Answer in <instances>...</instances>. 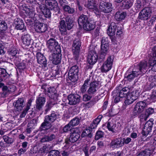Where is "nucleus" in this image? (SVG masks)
<instances>
[{"label": "nucleus", "instance_id": "f257e3e1", "mask_svg": "<svg viewBox=\"0 0 156 156\" xmlns=\"http://www.w3.org/2000/svg\"><path fill=\"white\" fill-rule=\"evenodd\" d=\"M148 68L146 62H141L139 65L138 69L135 71H133L131 74L127 76L128 80L130 81L139 75H143L146 73Z\"/></svg>", "mask_w": 156, "mask_h": 156}, {"label": "nucleus", "instance_id": "f03ea898", "mask_svg": "<svg viewBox=\"0 0 156 156\" xmlns=\"http://www.w3.org/2000/svg\"><path fill=\"white\" fill-rule=\"evenodd\" d=\"M47 45L48 48L52 52H61L60 46L56 40L50 39L48 41Z\"/></svg>", "mask_w": 156, "mask_h": 156}, {"label": "nucleus", "instance_id": "7ed1b4c3", "mask_svg": "<svg viewBox=\"0 0 156 156\" xmlns=\"http://www.w3.org/2000/svg\"><path fill=\"white\" fill-rule=\"evenodd\" d=\"M56 115L55 113H52L51 115L45 117L44 122L41 126V129L43 130L50 129L51 126V123L53 122L56 119Z\"/></svg>", "mask_w": 156, "mask_h": 156}, {"label": "nucleus", "instance_id": "20e7f679", "mask_svg": "<svg viewBox=\"0 0 156 156\" xmlns=\"http://www.w3.org/2000/svg\"><path fill=\"white\" fill-rule=\"evenodd\" d=\"M99 5L97 1L94 0H87L85 5L86 7L91 9L96 15H99Z\"/></svg>", "mask_w": 156, "mask_h": 156}, {"label": "nucleus", "instance_id": "39448f33", "mask_svg": "<svg viewBox=\"0 0 156 156\" xmlns=\"http://www.w3.org/2000/svg\"><path fill=\"white\" fill-rule=\"evenodd\" d=\"M112 5L110 3L101 1L99 2V13L100 12L108 13L112 10Z\"/></svg>", "mask_w": 156, "mask_h": 156}, {"label": "nucleus", "instance_id": "423d86ee", "mask_svg": "<svg viewBox=\"0 0 156 156\" xmlns=\"http://www.w3.org/2000/svg\"><path fill=\"white\" fill-rule=\"evenodd\" d=\"M113 58L111 56L108 57L101 67V70L103 73H106L112 68Z\"/></svg>", "mask_w": 156, "mask_h": 156}, {"label": "nucleus", "instance_id": "0eeeda50", "mask_svg": "<svg viewBox=\"0 0 156 156\" xmlns=\"http://www.w3.org/2000/svg\"><path fill=\"white\" fill-rule=\"evenodd\" d=\"M139 94V93L137 90H133L129 93L126 96L125 103L126 105L131 104L137 98Z\"/></svg>", "mask_w": 156, "mask_h": 156}, {"label": "nucleus", "instance_id": "6e6552de", "mask_svg": "<svg viewBox=\"0 0 156 156\" xmlns=\"http://www.w3.org/2000/svg\"><path fill=\"white\" fill-rule=\"evenodd\" d=\"M78 72V67L76 66H72L69 69L68 73L69 77L72 81L75 82L77 80Z\"/></svg>", "mask_w": 156, "mask_h": 156}, {"label": "nucleus", "instance_id": "1a4fd4ad", "mask_svg": "<svg viewBox=\"0 0 156 156\" xmlns=\"http://www.w3.org/2000/svg\"><path fill=\"white\" fill-rule=\"evenodd\" d=\"M153 121V119H151L146 123L142 132L143 135L147 136L151 131L154 124Z\"/></svg>", "mask_w": 156, "mask_h": 156}, {"label": "nucleus", "instance_id": "9d476101", "mask_svg": "<svg viewBox=\"0 0 156 156\" xmlns=\"http://www.w3.org/2000/svg\"><path fill=\"white\" fill-rule=\"evenodd\" d=\"M34 28L37 33H41L46 31L48 29L47 24L41 23L38 21L34 22Z\"/></svg>", "mask_w": 156, "mask_h": 156}, {"label": "nucleus", "instance_id": "9b49d317", "mask_svg": "<svg viewBox=\"0 0 156 156\" xmlns=\"http://www.w3.org/2000/svg\"><path fill=\"white\" fill-rule=\"evenodd\" d=\"M61 52L57 51L53 52L49 56L50 60L54 64L57 65L60 63L62 56Z\"/></svg>", "mask_w": 156, "mask_h": 156}, {"label": "nucleus", "instance_id": "f8f14e48", "mask_svg": "<svg viewBox=\"0 0 156 156\" xmlns=\"http://www.w3.org/2000/svg\"><path fill=\"white\" fill-rule=\"evenodd\" d=\"M146 106L147 104L144 101H140L138 102L133 109L134 116H136L142 112Z\"/></svg>", "mask_w": 156, "mask_h": 156}, {"label": "nucleus", "instance_id": "ddd939ff", "mask_svg": "<svg viewBox=\"0 0 156 156\" xmlns=\"http://www.w3.org/2000/svg\"><path fill=\"white\" fill-rule=\"evenodd\" d=\"M153 51V56L151 57L149 61V66L148 67H151V69L156 71V46L152 49Z\"/></svg>", "mask_w": 156, "mask_h": 156}, {"label": "nucleus", "instance_id": "4468645a", "mask_svg": "<svg viewBox=\"0 0 156 156\" xmlns=\"http://www.w3.org/2000/svg\"><path fill=\"white\" fill-rule=\"evenodd\" d=\"M151 10L148 7H146L143 9L139 13V18L142 20H147L151 15Z\"/></svg>", "mask_w": 156, "mask_h": 156}, {"label": "nucleus", "instance_id": "2eb2a0df", "mask_svg": "<svg viewBox=\"0 0 156 156\" xmlns=\"http://www.w3.org/2000/svg\"><path fill=\"white\" fill-rule=\"evenodd\" d=\"M98 55L96 51H92L89 52L88 57V62L90 65L94 64L98 59Z\"/></svg>", "mask_w": 156, "mask_h": 156}, {"label": "nucleus", "instance_id": "dca6fc26", "mask_svg": "<svg viewBox=\"0 0 156 156\" xmlns=\"http://www.w3.org/2000/svg\"><path fill=\"white\" fill-rule=\"evenodd\" d=\"M69 104L70 105H74L79 103L80 101V97L77 94H70L68 96Z\"/></svg>", "mask_w": 156, "mask_h": 156}, {"label": "nucleus", "instance_id": "f3484780", "mask_svg": "<svg viewBox=\"0 0 156 156\" xmlns=\"http://www.w3.org/2000/svg\"><path fill=\"white\" fill-rule=\"evenodd\" d=\"M98 84L96 82H93L91 83L89 87L87 90V93L91 95L95 94L97 90L98 89Z\"/></svg>", "mask_w": 156, "mask_h": 156}, {"label": "nucleus", "instance_id": "a211bd4d", "mask_svg": "<svg viewBox=\"0 0 156 156\" xmlns=\"http://www.w3.org/2000/svg\"><path fill=\"white\" fill-rule=\"evenodd\" d=\"M81 44L79 40H75L72 47V51L73 54L77 55L79 54Z\"/></svg>", "mask_w": 156, "mask_h": 156}, {"label": "nucleus", "instance_id": "6ab92c4d", "mask_svg": "<svg viewBox=\"0 0 156 156\" xmlns=\"http://www.w3.org/2000/svg\"><path fill=\"white\" fill-rule=\"evenodd\" d=\"M120 138H118L113 140L110 144V147L115 149L122 147V143Z\"/></svg>", "mask_w": 156, "mask_h": 156}, {"label": "nucleus", "instance_id": "aec40b11", "mask_svg": "<svg viewBox=\"0 0 156 156\" xmlns=\"http://www.w3.org/2000/svg\"><path fill=\"white\" fill-rule=\"evenodd\" d=\"M22 39L23 44L27 46L30 45L33 41L30 35L28 34L23 35L22 37Z\"/></svg>", "mask_w": 156, "mask_h": 156}, {"label": "nucleus", "instance_id": "412c9836", "mask_svg": "<svg viewBox=\"0 0 156 156\" xmlns=\"http://www.w3.org/2000/svg\"><path fill=\"white\" fill-rule=\"evenodd\" d=\"M117 26L115 23L112 22L108 27L107 30V34L110 36H113L115 34Z\"/></svg>", "mask_w": 156, "mask_h": 156}, {"label": "nucleus", "instance_id": "4be33fe9", "mask_svg": "<svg viewBox=\"0 0 156 156\" xmlns=\"http://www.w3.org/2000/svg\"><path fill=\"white\" fill-rule=\"evenodd\" d=\"M72 133L70 134L69 141L71 143H74L77 141L80 137V135L78 132H76L73 129Z\"/></svg>", "mask_w": 156, "mask_h": 156}, {"label": "nucleus", "instance_id": "5701e85b", "mask_svg": "<svg viewBox=\"0 0 156 156\" xmlns=\"http://www.w3.org/2000/svg\"><path fill=\"white\" fill-rule=\"evenodd\" d=\"M15 24L16 28L18 30H21L26 28L24 22L21 19H17L15 22Z\"/></svg>", "mask_w": 156, "mask_h": 156}, {"label": "nucleus", "instance_id": "b1692460", "mask_svg": "<svg viewBox=\"0 0 156 156\" xmlns=\"http://www.w3.org/2000/svg\"><path fill=\"white\" fill-rule=\"evenodd\" d=\"M48 94L49 97L55 100L57 99V94L55 88L53 87H50L48 89Z\"/></svg>", "mask_w": 156, "mask_h": 156}, {"label": "nucleus", "instance_id": "393cba45", "mask_svg": "<svg viewBox=\"0 0 156 156\" xmlns=\"http://www.w3.org/2000/svg\"><path fill=\"white\" fill-rule=\"evenodd\" d=\"M40 10L46 18H49L51 17V12L50 10L46 8L43 4L40 6Z\"/></svg>", "mask_w": 156, "mask_h": 156}, {"label": "nucleus", "instance_id": "a878e982", "mask_svg": "<svg viewBox=\"0 0 156 156\" xmlns=\"http://www.w3.org/2000/svg\"><path fill=\"white\" fill-rule=\"evenodd\" d=\"M45 3L46 5L51 10L57 7L58 4L55 0H46Z\"/></svg>", "mask_w": 156, "mask_h": 156}, {"label": "nucleus", "instance_id": "bb28decb", "mask_svg": "<svg viewBox=\"0 0 156 156\" xmlns=\"http://www.w3.org/2000/svg\"><path fill=\"white\" fill-rule=\"evenodd\" d=\"M17 111L21 110L24 106V101L23 98H19L16 102L13 103Z\"/></svg>", "mask_w": 156, "mask_h": 156}, {"label": "nucleus", "instance_id": "cd10ccee", "mask_svg": "<svg viewBox=\"0 0 156 156\" xmlns=\"http://www.w3.org/2000/svg\"><path fill=\"white\" fill-rule=\"evenodd\" d=\"M45 101V99L44 97H40L37 98L36 100L37 108L40 109L44 105Z\"/></svg>", "mask_w": 156, "mask_h": 156}, {"label": "nucleus", "instance_id": "c85d7f7f", "mask_svg": "<svg viewBox=\"0 0 156 156\" xmlns=\"http://www.w3.org/2000/svg\"><path fill=\"white\" fill-rule=\"evenodd\" d=\"M87 17L85 15H81L78 20V23L80 26H83L86 23H87L88 21Z\"/></svg>", "mask_w": 156, "mask_h": 156}, {"label": "nucleus", "instance_id": "c756f323", "mask_svg": "<svg viewBox=\"0 0 156 156\" xmlns=\"http://www.w3.org/2000/svg\"><path fill=\"white\" fill-rule=\"evenodd\" d=\"M37 62L40 64L44 65L46 64V59L44 56L41 53H37L36 54Z\"/></svg>", "mask_w": 156, "mask_h": 156}, {"label": "nucleus", "instance_id": "7c9ffc66", "mask_svg": "<svg viewBox=\"0 0 156 156\" xmlns=\"http://www.w3.org/2000/svg\"><path fill=\"white\" fill-rule=\"evenodd\" d=\"M108 45L102 44L101 45L100 56L104 58L108 52Z\"/></svg>", "mask_w": 156, "mask_h": 156}, {"label": "nucleus", "instance_id": "2f4dec72", "mask_svg": "<svg viewBox=\"0 0 156 156\" xmlns=\"http://www.w3.org/2000/svg\"><path fill=\"white\" fill-rule=\"evenodd\" d=\"M154 147H152L151 149H146L144 151L140 152L137 156H150L154 151Z\"/></svg>", "mask_w": 156, "mask_h": 156}, {"label": "nucleus", "instance_id": "473e14b6", "mask_svg": "<svg viewBox=\"0 0 156 156\" xmlns=\"http://www.w3.org/2000/svg\"><path fill=\"white\" fill-rule=\"evenodd\" d=\"M83 29L87 31L93 30L95 27L94 24L90 23L89 21L83 26Z\"/></svg>", "mask_w": 156, "mask_h": 156}, {"label": "nucleus", "instance_id": "72a5a7b5", "mask_svg": "<svg viewBox=\"0 0 156 156\" xmlns=\"http://www.w3.org/2000/svg\"><path fill=\"white\" fill-rule=\"evenodd\" d=\"M106 126L109 130L113 132L116 126L115 123L113 120H109Z\"/></svg>", "mask_w": 156, "mask_h": 156}, {"label": "nucleus", "instance_id": "f704fd0d", "mask_svg": "<svg viewBox=\"0 0 156 156\" xmlns=\"http://www.w3.org/2000/svg\"><path fill=\"white\" fill-rule=\"evenodd\" d=\"M59 30L62 34H66L67 33L66 25L65 22L63 20H62L60 22Z\"/></svg>", "mask_w": 156, "mask_h": 156}, {"label": "nucleus", "instance_id": "c9c22d12", "mask_svg": "<svg viewBox=\"0 0 156 156\" xmlns=\"http://www.w3.org/2000/svg\"><path fill=\"white\" fill-rule=\"evenodd\" d=\"M126 16V12H123L121 13L117 12L115 15V17L116 20L119 21L124 19Z\"/></svg>", "mask_w": 156, "mask_h": 156}, {"label": "nucleus", "instance_id": "e433bc0d", "mask_svg": "<svg viewBox=\"0 0 156 156\" xmlns=\"http://www.w3.org/2000/svg\"><path fill=\"white\" fill-rule=\"evenodd\" d=\"M91 129L90 128H88L84 130L81 136L82 137H85L87 136H88L89 137H90L92 136L91 134Z\"/></svg>", "mask_w": 156, "mask_h": 156}, {"label": "nucleus", "instance_id": "4c0bfd02", "mask_svg": "<svg viewBox=\"0 0 156 156\" xmlns=\"http://www.w3.org/2000/svg\"><path fill=\"white\" fill-rule=\"evenodd\" d=\"M24 9L27 14L30 17L32 18L35 16V13L34 9H30L26 7L24 8Z\"/></svg>", "mask_w": 156, "mask_h": 156}, {"label": "nucleus", "instance_id": "58836bf2", "mask_svg": "<svg viewBox=\"0 0 156 156\" xmlns=\"http://www.w3.org/2000/svg\"><path fill=\"white\" fill-rule=\"evenodd\" d=\"M63 9L64 12L69 14H73L75 11L73 8H71L69 6L67 5L63 6Z\"/></svg>", "mask_w": 156, "mask_h": 156}, {"label": "nucleus", "instance_id": "ea45409f", "mask_svg": "<svg viewBox=\"0 0 156 156\" xmlns=\"http://www.w3.org/2000/svg\"><path fill=\"white\" fill-rule=\"evenodd\" d=\"M89 79H87L85 80L84 84L81 88V91L83 93H84L87 89V87H88V83L89 81Z\"/></svg>", "mask_w": 156, "mask_h": 156}, {"label": "nucleus", "instance_id": "a19ab883", "mask_svg": "<svg viewBox=\"0 0 156 156\" xmlns=\"http://www.w3.org/2000/svg\"><path fill=\"white\" fill-rule=\"evenodd\" d=\"M132 3L130 0H124L123 6L125 9H127L132 5Z\"/></svg>", "mask_w": 156, "mask_h": 156}, {"label": "nucleus", "instance_id": "79ce46f5", "mask_svg": "<svg viewBox=\"0 0 156 156\" xmlns=\"http://www.w3.org/2000/svg\"><path fill=\"white\" fill-rule=\"evenodd\" d=\"M7 28L6 23L4 21L0 20V30L5 31Z\"/></svg>", "mask_w": 156, "mask_h": 156}, {"label": "nucleus", "instance_id": "37998d69", "mask_svg": "<svg viewBox=\"0 0 156 156\" xmlns=\"http://www.w3.org/2000/svg\"><path fill=\"white\" fill-rule=\"evenodd\" d=\"M30 103L28 102L26 108L23 111L21 114L20 115V117L23 118L25 116L27 111L30 109Z\"/></svg>", "mask_w": 156, "mask_h": 156}, {"label": "nucleus", "instance_id": "c03bdc74", "mask_svg": "<svg viewBox=\"0 0 156 156\" xmlns=\"http://www.w3.org/2000/svg\"><path fill=\"white\" fill-rule=\"evenodd\" d=\"M79 119L77 118H75L69 122V125L71 126H75L78 125L79 123Z\"/></svg>", "mask_w": 156, "mask_h": 156}, {"label": "nucleus", "instance_id": "a18cd8bd", "mask_svg": "<svg viewBox=\"0 0 156 156\" xmlns=\"http://www.w3.org/2000/svg\"><path fill=\"white\" fill-rule=\"evenodd\" d=\"M121 141H122V146L125 144H128L131 141V139L130 137H127L126 138H121Z\"/></svg>", "mask_w": 156, "mask_h": 156}, {"label": "nucleus", "instance_id": "49530a36", "mask_svg": "<svg viewBox=\"0 0 156 156\" xmlns=\"http://www.w3.org/2000/svg\"><path fill=\"white\" fill-rule=\"evenodd\" d=\"M66 22L68 29L69 30L72 28L73 26V21L72 19L69 18L68 20H66Z\"/></svg>", "mask_w": 156, "mask_h": 156}, {"label": "nucleus", "instance_id": "de8ad7c7", "mask_svg": "<svg viewBox=\"0 0 156 156\" xmlns=\"http://www.w3.org/2000/svg\"><path fill=\"white\" fill-rule=\"evenodd\" d=\"M104 135V133L101 131H98L96 133L95 138L98 140L102 137Z\"/></svg>", "mask_w": 156, "mask_h": 156}, {"label": "nucleus", "instance_id": "09e8293b", "mask_svg": "<svg viewBox=\"0 0 156 156\" xmlns=\"http://www.w3.org/2000/svg\"><path fill=\"white\" fill-rule=\"evenodd\" d=\"M59 152L58 151L52 150L48 154V156H58Z\"/></svg>", "mask_w": 156, "mask_h": 156}, {"label": "nucleus", "instance_id": "8fccbe9b", "mask_svg": "<svg viewBox=\"0 0 156 156\" xmlns=\"http://www.w3.org/2000/svg\"><path fill=\"white\" fill-rule=\"evenodd\" d=\"M3 139L4 141L8 144H12L13 142V140L12 138L6 136H3Z\"/></svg>", "mask_w": 156, "mask_h": 156}, {"label": "nucleus", "instance_id": "3c124183", "mask_svg": "<svg viewBox=\"0 0 156 156\" xmlns=\"http://www.w3.org/2000/svg\"><path fill=\"white\" fill-rule=\"evenodd\" d=\"M154 112V109L152 108H149L146 109L145 115L148 116L149 115L152 114Z\"/></svg>", "mask_w": 156, "mask_h": 156}, {"label": "nucleus", "instance_id": "603ef678", "mask_svg": "<svg viewBox=\"0 0 156 156\" xmlns=\"http://www.w3.org/2000/svg\"><path fill=\"white\" fill-rule=\"evenodd\" d=\"M66 144L63 147L64 150L66 151L68 150L69 147L71 146V143L68 140H66Z\"/></svg>", "mask_w": 156, "mask_h": 156}, {"label": "nucleus", "instance_id": "864d4df0", "mask_svg": "<svg viewBox=\"0 0 156 156\" xmlns=\"http://www.w3.org/2000/svg\"><path fill=\"white\" fill-rule=\"evenodd\" d=\"M101 45H108L109 42L108 41V38L107 37H103L101 40Z\"/></svg>", "mask_w": 156, "mask_h": 156}, {"label": "nucleus", "instance_id": "5fc2aeb1", "mask_svg": "<svg viewBox=\"0 0 156 156\" xmlns=\"http://www.w3.org/2000/svg\"><path fill=\"white\" fill-rule=\"evenodd\" d=\"M102 117V116L101 115H99L96 119L94 120L93 122L98 125L101 121Z\"/></svg>", "mask_w": 156, "mask_h": 156}, {"label": "nucleus", "instance_id": "6e6d98bb", "mask_svg": "<svg viewBox=\"0 0 156 156\" xmlns=\"http://www.w3.org/2000/svg\"><path fill=\"white\" fill-rule=\"evenodd\" d=\"M151 100L152 102L156 101V91L152 93L151 96Z\"/></svg>", "mask_w": 156, "mask_h": 156}, {"label": "nucleus", "instance_id": "4d7b16f0", "mask_svg": "<svg viewBox=\"0 0 156 156\" xmlns=\"http://www.w3.org/2000/svg\"><path fill=\"white\" fill-rule=\"evenodd\" d=\"M71 126L70 125H69V123L65 126L63 129V131L66 132L70 130L71 129Z\"/></svg>", "mask_w": 156, "mask_h": 156}, {"label": "nucleus", "instance_id": "13d9d810", "mask_svg": "<svg viewBox=\"0 0 156 156\" xmlns=\"http://www.w3.org/2000/svg\"><path fill=\"white\" fill-rule=\"evenodd\" d=\"M91 97L87 94H85L83 97V99L84 101H87L90 100Z\"/></svg>", "mask_w": 156, "mask_h": 156}, {"label": "nucleus", "instance_id": "bf43d9fd", "mask_svg": "<svg viewBox=\"0 0 156 156\" xmlns=\"http://www.w3.org/2000/svg\"><path fill=\"white\" fill-rule=\"evenodd\" d=\"M101 30L99 28H97L94 32V34L95 36L96 37H97L101 35Z\"/></svg>", "mask_w": 156, "mask_h": 156}, {"label": "nucleus", "instance_id": "052dcab7", "mask_svg": "<svg viewBox=\"0 0 156 156\" xmlns=\"http://www.w3.org/2000/svg\"><path fill=\"white\" fill-rule=\"evenodd\" d=\"M127 96L126 94V93L123 92V91L120 90L119 93V96L120 97V98H122L124 97H125L126 96Z\"/></svg>", "mask_w": 156, "mask_h": 156}, {"label": "nucleus", "instance_id": "680f3d73", "mask_svg": "<svg viewBox=\"0 0 156 156\" xmlns=\"http://www.w3.org/2000/svg\"><path fill=\"white\" fill-rule=\"evenodd\" d=\"M151 144L154 147L156 146V137L151 139Z\"/></svg>", "mask_w": 156, "mask_h": 156}, {"label": "nucleus", "instance_id": "e2e57ef3", "mask_svg": "<svg viewBox=\"0 0 156 156\" xmlns=\"http://www.w3.org/2000/svg\"><path fill=\"white\" fill-rule=\"evenodd\" d=\"M59 2L60 5L63 7V6L67 5L68 4L66 0H59Z\"/></svg>", "mask_w": 156, "mask_h": 156}, {"label": "nucleus", "instance_id": "0e129e2a", "mask_svg": "<svg viewBox=\"0 0 156 156\" xmlns=\"http://www.w3.org/2000/svg\"><path fill=\"white\" fill-rule=\"evenodd\" d=\"M116 34L119 35L122 33V29L121 27L118 26L117 28Z\"/></svg>", "mask_w": 156, "mask_h": 156}, {"label": "nucleus", "instance_id": "69168bd1", "mask_svg": "<svg viewBox=\"0 0 156 156\" xmlns=\"http://www.w3.org/2000/svg\"><path fill=\"white\" fill-rule=\"evenodd\" d=\"M4 46L1 43H0V54H4L5 51L4 50Z\"/></svg>", "mask_w": 156, "mask_h": 156}, {"label": "nucleus", "instance_id": "338daca9", "mask_svg": "<svg viewBox=\"0 0 156 156\" xmlns=\"http://www.w3.org/2000/svg\"><path fill=\"white\" fill-rule=\"evenodd\" d=\"M41 141L42 142H45L49 141V136H44V138H42L41 140Z\"/></svg>", "mask_w": 156, "mask_h": 156}, {"label": "nucleus", "instance_id": "774afa93", "mask_svg": "<svg viewBox=\"0 0 156 156\" xmlns=\"http://www.w3.org/2000/svg\"><path fill=\"white\" fill-rule=\"evenodd\" d=\"M41 141L42 142H45L49 141V136H44V138H42L41 140Z\"/></svg>", "mask_w": 156, "mask_h": 156}]
</instances>
